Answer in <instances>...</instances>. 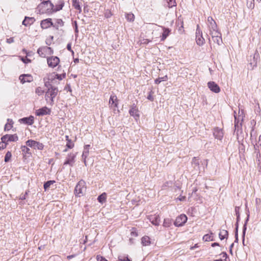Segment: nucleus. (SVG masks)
Here are the masks:
<instances>
[{"instance_id": "nucleus-1", "label": "nucleus", "mask_w": 261, "mask_h": 261, "mask_svg": "<svg viewBox=\"0 0 261 261\" xmlns=\"http://www.w3.org/2000/svg\"><path fill=\"white\" fill-rule=\"evenodd\" d=\"M45 86L47 88V90L45 95V100L51 105H53L54 102V98L58 93V89L47 83L45 84Z\"/></svg>"}, {"instance_id": "nucleus-2", "label": "nucleus", "mask_w": 261, "mask_h": 261, "mask_svg": "<svg viewBox=\"0 0 261 261\" xmlns=\"http://www.w3.org/2000/svg\"><path fill=\"white\" fill-rule=\"evenodd\" d=\"M54 6L49 1H45L41 3L37 8V11L40 14L51 13L53 12Z\"/></svg>"}, {"instance_id": "nucleus-3", "label": "nucleus", "mask_w": 261, "mask_h": 261, "mask_svg": "<svg viewBox=\"0 0 261 261\" xmlns=\"http://www.w3.org/2000/svg\"><path fill=\"white\" fill-rule=\"evenodd\" d=\"M85 185V183L84 181L82 180H80L77 183L74 189V193L76 196L80 197L83 195L84 193L86 191V187Z\"/></svg>"}, {"instance_id": "nucleus-4", "label": "nucleus", "mask_w": 261, "mask_h": 261, "mask_svg": "<svg viewBox=\"0 0 261 261\" xmlns=\"http://www.w3.org/2000/svg\"><path fill=\"white\" fill-rule=\"evenodd\" d=\"M37 53L40 57L45 58L47 55L53 54V50L50 47L42 46L38 49Z\"/></svg>"}, {"instance_id": "nucleus-5", "label": "nucleus", "mask_w": 261, "mask_h": 261, "mask_svg": "<svg viewBox=\"0 0 261 261\" xmlns=\"http://www.w3.org/2000/svg\"><path fill=\"white\" fill-rule=\"evenodd\" d=\"M3 143H5V147L9 142H16L18 141V137L16 134L6 135L1 138Z\"/></svg>"}, {"instance_id": "nucleus-6", "label": "nucleus", "mask_w": 261, "mask_h": 261, "mask_svg": "<svg viewBox=\"0 0 261 261\" xmlns=\"http://www.w3.org/2000/svg\"><path fill=\"white\" fill-rule=\"evenodd\" d=\"M196 41L197 45L199 46L202 45L205 42V39L202 36V33L199 29V25H197V29L196 32Z\"/></svg>"}, {"instance_id": "nucleus-7", "label": "nucleus", "mask_w": 261, "mask_h": 261, "mask_svg": "<svg viewBox=\"0 0 261 261\" xmlns=\"http://www.w3.org/2000/svg\"><path fill=\"white\" fill-rule=\"evenodd\" d=\"M26 144L28 146L33 148L35 149H38L39 150H42L44 147V145L42 143L33 140H28L26 142Z\"/></svg>"}, {"instance_id": "nucleus-8", "label": "nucleus", "mask_w": 261, "mask_h": 261, "mask_svg": "<svg viewBox=\"0 0 261 261\" xmlns=\"http://www.w3.org/2000/svg\"><path fill=\"white\" fill-rule=\"evenodd\" d=\"M187 221V217L184 214H181L176 217L174 224L177 227L182 226Z\"/></svg>"}, {"instance_id": "nucleus-9", "label": "nucleus", "mask_w": 261, "mask_h": 261, "mask_svg": "<svg viewBox=\"0 0 261 261\" xmlns=\"http://www.w3.org/2000/svg\"><path fill=\"white\" fill-rule=\"evenodd\" d=\"M47 64L49 67L54 68L56 67L60 62V59L56 56L49 57L47 59Z\"/></svg>"}, {"instance_id": "nucleus-10", "label": "nucleus", "mask_w": 261, "mask_h": 261, "mask_svg": "<svg viewBox=\"0 0 261 261\" xmlns=\"http://www.w3.org/2000/svg\"><path fill=\"white\" fill-rule=\"evenodd\" d=\"M207 86L210 90L214 93H218L220 91L219 86L214 82H208Z\"/></svg>"}, {"instance_id": "nucleus-11", "label": "nucleus", "mask_w": 261, "mask_h": 261, "mask_svg": "<svg viewBox=\"0 0 261 261\" xmlns=\"http://www.w3.org/2000/svg\"><path fill=\"white\" fill-rule=\"evenodd\" d=\"M40 25L43 29H48L50 26L55 27L53 24L51 18H47L42 20L40 23Z\"/></svg>"}, {"instance_id": "nucleus-12", "label": "nucleus", "mask_w": 261, "mask_h": 261, "mask_svg": "<svg viewBox=\"0 0 261 261\" xmlns=\"http://www.w3.org/2000/svg\"><path fill=\"white\" fill-rule=\"evenodd\" d=\"M150 222L154 225L158 226L160 223V218L158 215H150L148 217Z\"/></svg>"}, {"instance_id": "nucleus-13", "label": "nucleus", "mask_w": 261, "mask_h": 261, "mask_svg": "<svg viewBox=\"0 0 261 261\" xmlns=\"http://www.w3.org/2000/svg\"><path fill=\"white\" fill-rule=\"evenodd\" d=\"M213 135L215 139H217L219 140H222L223 137V130L218 127H216L214 128Z\"/></svg>"}, {"instance_id": "nucleus-14", "label": "nucleus", "mask_w": 261, "mask_h": 261, "mask_svg": "<svg viewBox=\"0 0 261 261\" xmlns=\"http://www.w3.org/2000/svg\"><path fill=\"white\" fill-rule=\"evenodd\" d=\"M76 156V154L74 153L69 154L67 158L64 165H69L70 166H72L74 163V159Z\"/></svg>"}, {"instance_id": "nucleus-15", "label": "nucleus", "mask_w": 261, "mask_h": 261, "mask_svg": "<svg viewBox=\"0 0 261 261\" xmlns=\"http://www.w3.org/2000/svg\"><path fill=\"white\" fill-rule=\"evenodd\" d=\"M50 110L48 108L44 107L41 109L37 110L36 112V114L37 116H43L47 114H49Z\"/></svg>"}, {"instance_id": "nucleus-16", "label": "nucleus", "mask_w": 261, "mask_h": 261, "mask_svg": "<svg viewBox=\"0 0 261 261\" xmlns=\"http://www.w3.org/2000/svg\"><path fill=\"white\" fill-rule=\"evenodd\" d=\"M19 80L22 84L26 82H31L33 81V77L30 74H22L19 76Z\"/></svg>"}, {"instance_id": "nucleus-17", "label": "nucleus", "mask_w": 261, "mask_h": 261, "mask_svg": "<svg viewBox=\"0 0 261 261\" xmlns=\"http://www.w3.org/2000/svg\"><path fill=\"white\" fill-rule=\"evenodd\" d=\"M19 122L28 125H32L34 122V118L33 116L28 117H24L19 119Z\"/></svg>"}, {"instance_id": "nucleus-18", "label": "nucleus", "mask_w": 261, "mask_h": 261, "mask_svg": "<svg viewBox=\"0 0 261 261\" xmlns=\"http://www.w3.org/2000/svg\"><path fill=\"white\" fill-rule=\"evenodd\" d=\"M109 105L111 108H117L118 107V99L116 95H111L109 99Z\"/></svg>"}, {"instance_id": "nucleus-19", "label": "nucleus", "mask_w": 261, "mask_h": 261, "mask_svg": "<svg viewBox=\"0 0 261 261\" xmlns=\"http://www.w3.org/2000/svg\"><path fill=\"white\" fill-rule=\"evenodd\" d=\"M207 26L208 30L211 29L213 30L214 29H216L217 27V24L216 22L214 21V20L213 19V18L211 16L208 17L207 18Z\"/></svg>"}, {"instance_id": "nucleus-20", "label": "nucleus", "mask_w": 261, "mask_h": 261, "mask_svg": "<svg viewBox=\"0 0 261 261\" xmlns=\"http://www.w3.org/2000/svg\"><path fill=\"white\" fill-rule=\"evenodd\" d=\"M234 118H235V121H234V127H235V131H237L238 133L240 129L242 127V121L241 119H239V118H237V116L236 115V113L234 112Z\"/></svg>"}, {"instance_id": "nucleus-21", "label": "nucleus", "mask_w": 261, "mask_h": 261, "mask_svg": "<svg viewBox=\"0 0 261 261\" xmlns=\"http://www.w3.org/2000/svg\"><path fill=\"white\" fill-rule=\"evenodd\" d=\"M35 21L34 17H30L25 16L24 19L22 21V24L27 27L33 24Z\"/></svg>"}, {"instance_id": "nucleus-22", "label": "nucleus", "mask_w": 261, "mask_h": 261, "mask_svg": "<svg viewBox=\"0 0 261 261\" xmlns=\"http://www.w3.org/2000/svg\"><path fill=\"white\" fill-rule=\"evenodd\" d=\"M209 30V34L211 36L212 39H214L215 38L217 37V36H220L221 35V33L218 31L217 27L216 29H214L213 30L210 29Z\"/></svg>"}, {"instance_id": "nucleus-23", "label": "nucleus", "mask_w": 261, "mask_h": 261, "mask_svg": "<svg viewBox=\"0 0 261 261\" xmlns=\"http://www.w3.org/2000/svg\"><path fill=\"white\" fill-rule=\"evenodd\" d=\"M89 147H90V145H85V147H84V151H83V154H82V158L84 159V163H85V165H86V159L87 157L88 156V155L89 154Z\"/></svg>"}, {"instance_id": "nucleus-24", "label": "nucleus", "mask_w": 261, "mask_h": 261, "mask_svg": "<svg viewBox=\"0 0 261 261\" xmlns=\"http://www.w3.org/2000/svg\"><path fill=\"white\" fill-rule=\"evenodd\" d=\"M163 30V32L162 33V38H161V41L165 40L167 37L169 36L171 30L168 28H165V27H162Z\"/></svg>"}, {"instance_id": "nucleus-25", "label": "nucleus", "mask_w": 261, "mask_h": 261, "mask_svg": "<svg viewBox=\"0 0 261 261\" xmlns=\"http://www.w3.org/2000/svg\"><path fill=\"white\" fill-rule=\"evenodd\" d=\"M259 58V55L258 52H256L253 57V61L250 62V64L251 66H252V68L256 67L257 65V61L258 59Z\"/></svg>"}, {"instance_id": "nucleus-26", "label": "nucleus", "mask_w": 261, "mask_h": 261, "mask_svg": "<svg viewBox=\"0 0 261 261\" xmlns=\"http://www.w3.org/2000/svg\"><path fill=\"white\" fill-rule=\"evenodd\" d=\"M141 243L143 246H149L150 243V239L148 236H144L141 239Z\"/></svg>"}, {"instance_id": "nucleus-27", "label": "nucleus", "mask_w": 261, "mask_h": 261, "mask_svg": "<svg viewBox=\"0 0 261 261\" xmlns=\"http://www.w3.org/2000/svg\"><path fill=\"white\" fill-rule=\"evenodd\" d=\"M130 115L134 117H139L138 111L136 109V106H133L129 111Z\"/></svg>"}, {"instance_id": "nucleus-28", "label": "nucleus", "mask_w": 261, "mask_h": 261, "mask_svg": "<svg viewBox=\"0 0 261 261\" xmlns=\"http://www.w3.org/2000/svg\"><path fill=\"white\" fill-rule=\"evenodd\" d=\"M7 121V123L5 124V130H9L13 127V122L12 120L8 119Z\"/></svg>"}, {"instance_id": "nucleus-29", "label": "nucleus", "mask_w": 261, "mask_h": 261, "mask_svg": "<svg viewBox=\"0 0 261 261\" xmlns=\"http://www.w3.org/2000/svg\"><path fill=\"white\" fill-rule=\"evenodd\" d=\"M228 233L227 230H222L220 231L219 237L220 240H224L228 236Z\"/></svg>"}, {"instance_id": "nucleus-30", "label": "nucleus", "mask_w": 261, "mask_h": 261, "mask_svg": "<svg viewBox=\"0 0 261 261\" xmlns=\"http://www.w3.org/2000/svg\"><path fill=\"white\" fill-rule=\"evenodd\" d=\"M203 240L205 242L213 241V233L211 232L210 234H205L203 237Z\"/></svg>"}, {"instance_id": "nucleus-31", "label": "nucleus", "mask_w": 261, "mask_h": 261, "mask_svg": "<svg viewBox=\"0 0 261 261\" xmlns=\"http://www.w3.org/2000/svg\"><path fill=\"white\" fill-rule=\"evenodd\" d=\"M106 198H107L106 193H103L98 197L97 199H98V201L100 203H103V202H105L106 201Z\"/></svg>"}, {"instance_id": "nucleus-32", "label": "nucleus", "mask_w": 261, "mask_h": 261, "mask_svg": "<svg viewBox=\"0 0 261 261\" xmlns=\"http://www.w3.org/2000/svg\"><path fill=\"white\" fill-rule=\"evenodd\" d=\"M248 220H249V215H248L247 219H246V220L245 221V224H244V225L243 226V234H242L243 242H244L245 236L246 231V229H247V222H248Z\"/></svg>"}, {"instance_id": "nucleus-33", "label": "nucleus", "mask_w": 261, "mask_h": 261, "mask_svg": "<svg viewBox=\"0 0 261 261\" xmlns=\"http://www.w3.org/2000/svg\"><path fill=\"white\" fill-rule=\"evenodd\" d=\"M55 182V180H48L45 182L44 184V189L46 191L48 190L50 186Z\"/></svg>"}, {"instance_id": "nucleus-34", "label": "nucleus", "mask_w": 261, "mask_h": 261, "mask_svg": "<svg viewBox=\"0 0 261 261\" xmlns=\"http://www.w3.org/2000/svg\"><path fill=\"white\" fill-rule=\"evenodd\" d=\"M64 6V3L62 1H60L59 4L56 6L55 9L53 8V12H56L61 10Z\"/></svg>"}, {"instance_id": "nucleus-35", "label": "nucleus", "mask_w": 261, "mask_h": 261, "mask_svg": "<svg viewBox=\"0 0 261 261\" xmlns=\"http://www.w3.org/2000/svg\"><path fill=\"white\" fill-rule=\"evenodd\" d=\"M73 6L75 9L79 10L80 12H81V7L79 4V2H77L76 0H73Z\"/></svg>"}, {"instance_id": "nucleus-36", "label": "nucleus", "mask_w": 261, "mask_h": 261, "mask_svg": "<svg viewBox=\"0 0 261 261\" xmlns=\"http://www.w3.org/2000/svg\"><path fill=\"white\" fill-rule=\"evenodd\" d=\"M171 224H172V221L171 219H164L163 225L165 227H169L171 226Z\"/></svg>"}, {"instance_id": "nucleus-37", "label": "nucleus", "mask_w": 261, "mask_h": 261, "mask_svg": "<svg viewBox=\"0 0 261 261\" xmlns=\"http://www.w3.org/2000/svg\"><path fill=\"white\" fill-rule=\"evenodd\" d=\"M215 43H216L218 45H220L222 43V39L221 35L213 39Z\"/></svg>"}, {"instance_id": "nucleus-38", "label": "nucleus", "mask_w": 261, "mask_h": 261, "mask_svg": "<svg viewBox=\"0 0 261 261\" xmlns=\"http://www.w3.org/2000/svg\"><path fill=\"white\" fill-rule=\"evenodd\" d=\"M125 18L129 21H134L135 19V16L133 13H127L125 15Z\"/></svg>"}, {"instance_id": "nucleus-39", "label": "nucleus", "mask_w": 261, "mask_h": 261, "mask_svg": "<svg viewBox=\"0 0 261 261\" xmlns=\"http://www.w3.org/2000/svg\"><path fill=\"white\" fill-rule=\"evenodd\" d=\"M168 79L167 78V75H165L163 77H159L158 79H156L155 80V83L156 84H160L162 81H167Z\"/></svg>"}, {"instance_id": "nucleus-40", "label": "nucleus", "mask_w": 261, "mask_h": 261, "mask_svg": "<svg viewBox=\"0 0 261 261\" xmlns=\"http://www.w3.org/2000/svg\"><path fill=\"white\" fill-rule=\"evenodd\" d=\"M169 8H172L176 6V2L175 0H166Z\"/></svg>"}, {"instance_id": "nucleus-41", "label": "nucleus", "mask_w": 261, "mask_h": 261, "mask_svg": "<svg viewBox=\"0 0 261 261\" xmlns=\"http://www.w3.org/2000/svg\"><path fill=\"white\" fill-rule=\"evenodd\" d=\"M244 113L243 110H240L239 109V115L237 116V118H239V119H241V121L243 120L244 117Z\"/></svg>"}, {"instance_id": "nucleus-42", "label": "nucleus", "mask_w": 261, "mask_h": 261, "mask_svg": "<svg viewBox=\"0 0 261 261\" xmlns=\"http://www.w3.org/2000/svg\"><path fill=\"white\" fill-rule=\"evenodd\" d=\"M21 151H22V152H23L24 153H25V154H31L30 152V149L25 146H22L21 147Z\"/></svg>"}, {"instance_id": "nucleus-43", "label": "nucleus", "mask_w": 261, "mask_h": 261, "mask_svg": "<svg viewBox=\"0 0 261 261\" xmlns=\"http://www.w3.org/2000/svg\"><path fill=\"white\" fill-rule=\"evenodd\" d=\"M35 92L37 95L40 96L42 95L44 93V91L42 89V88L39 87L36 89Z\"/></svg>"}, {"instance_id": "nucleus-44", "label": "nucleus", "mask_w": 261, "mask_h": 261, "mask_svg": "<svg viewBox=\"0 0 261 261\" xmlns=\"http://www.w3.org/2000/svg\"><path fill=\"white\" fill-rule=\"evenodd\" d=\"M12 154L10 151H8L5 156V162H8L9 161L10 158H11Z\"/></svg>"}, {"instance_id": "nucleus-45", "label": "nucleus", "mask_w": 261, "mask_h": 261, "mask_svg": "<svg viewBox=\"0 0 261 261\" xmlns=\"http://www.w3.org/2000/svg\"><path fill=\"white\" fill-rule=\"evenodd\" d=\"M57 23L58 24L57 25H55V27H56L57 28H58L59 27H62L64 25V22L61 19H57Z\"/></svg>"}, {"instance_id": "nucleus-46", "label": "nucleus", "mask_w": 261, "mask_h": 261, "mask_svg": "<svg viewBox=\"0 0 261 261\" xmlns=\"http://www.w3.org/2000/svg\"><path fill=\"white\" fill-rule=\"evenodd\" d=\"M97 261H108L105 257L99 255L96 256Z\"/></svg>"}, {"instance_id": "nucleus-47", "label": "nucleus", "mask_w": 261, "mask_h": 261, "mask_svg": "<svg viewBox=\"0 0 261 261\" xmlns=\"http://www.w3.org/2000/svg\"><path fill=\"white\" fill-rule=\"evenodd\" d=\"M238 223H237L236 228V232H235V239H236L235 242H238Z\"/></svg>"}, {"instance_id": "nucleus-48", "label": "nucleus", "mask_w": 261, "mask_h": 261, "mask_svg": "<svg viewBox=\"0 0 261 261\" xmlns=\"http://www.w3.org/2000/svg\"><path fill=\"white\" fill-rule=\"evenodd\" d=\"M66 146L68 148H72L74 146V144L71 141V140H68L67 143L66 144Z\"/></svg>"}, {"instance_id": "nucleus-49", "label": "nucleus", "mask_w": 261, "mask_h": 261, "mask_svg": "<svg viewBox=\"0 0 261 261\" xmlns=\"http://www.w3.org/2000/svg\"><path fill=\"white\" fill-rule=\"evenodd\" d=\"M56 78L59 80H62L63 78L65 77V73L62 74H57L56 75Z\"/></svg>"}, {"instance_id": "nucleus-50", "label": "nucleus", "mask_w": 261, "mask_h": 261, "mask_svg": "<svg viewBox=\"0 0 261 261\" xmlns=\"http://www.w3.org/2000/svg\"><path fill=\"white\" fill-rule=\"evenodd\" d=\"M239 148V151H240V153L244 152V151H245V146L243 144V143H242L240 145Z\"/></svg>"}, {"instance_id": "nucleus-51", "label": "nucleus", "mask_w": 261, "mask_h": 261, "mask_svg": "<svg viewBox=\"0 0 261 261\" xmlns=\"http://www.w3.org/2000/svg\"><path fill=\"white\" fill-rule=\"evenodd\" d=\"M152 93H153V92H152V91H150V92H149V95H148V96H147V98L148 100H150V101H153V100H154V98H153V96H152Z\"/></svg>"}, {"instance_id": "nucleus-52", "label": "nucleus", "mask_w": 261, "mask_h": 261, "mask_svg": "<svg viewBox=\"0 0 261 261\" xmlns=\"http://www.w3.org/2000/svg\"><path fill=\"white\" fill-rule=\"evenodd\" d=\"M192 164L196 166H198L199 165L198 160L195 157L193 158V159L192 160Z\"/></svg>"}, {"instance_id": "nucleus-53", "label": "nucleus", "mask_w": 261, "mask_h": 261, "mask_svg": "<svg viewBox=\"0 0 261 261\" xmlns=\"http://www.w3.org/2000/svg\"><path fill=\"white\" fill-rule=\"evenodd\" d=\"M151 42V40L148 39H144L141 41L142 44H148L149 42Z\"/></svg>"}, {"instance_id": "nucleus-54", "label": "nucleus", "mask_w": 261, "mask_h": 261, "mask_svg": "<svg viewBox=\"0 0 261 261\" xmlns=\"http://www.w3.org/2000/svg\"><path fill=\"white\" fill-rule=\"evenodd\" d=\"M74 27L75 32L76 34H77L79 33V30H78V28H77V22L76 21H75L74 22Z\"/></svg>"}, {"instance_id": "nucleus-55", "label": "nucleus", "mask_w": 261, "mask_h": 261, "mask_svg": "<svg viewBox=\"0 0 261 261\" xmlns=\"http://www.w3.org/2000/svg\"><path fill=\"white\" fill-rule=\"evenodd\" d=\"M259 147H260V146L259 144H256L254 145V148L255 151H257L258 152H259Z\"/></svg>"}, {"instance_id": "nucleus-56", "label": "nucleus", "mask_w": 261, "mask_h": 261, "mask_svg": "<svg viewBox=\"0 0 261 261\" xmlns=\"http://www.w3.org/2000/svg\"><path fill=\"white\" fill-rule=\"evenodd\" d=\"M53 39V37H51V39H46V44L48 45H50L51 43V40Z\"/></svg>"}, {"instance_id": "nucleus-57", "label": "nucleus", "mask_w": 261, "mask_h": 261, "mask_svg": "<svg viewBox=\"0 0 261 261\" xmlns=\"http://www.w3.org/2000/svg\"><path fill=\"white\" fill-rule=\"evenodd\" d=\"M130 234H131V236L133 237L138 236V233L136 231V230L135 229L132 231Z\"/></svg>"}, {"instance_id": "nucleus-58", "label": "nucleus", "mask_w": 261, "mask_h": 261, "mask_svg": "<svg viewBox=\"0 0 261 261\" xmlns=\"http://www.w3.org/2000/svg\"><path fill=\"white\" fill-rule=\"evenodd\" d=\"M186 199V197L184 196L180 195L177 199H178L179 201H184Z\"/></svg>"}, {"instance_id": "nucleus-59", "label": "nucleus", "mask_w": 261, "mask_h": 261, "mask_svg": "<svg viewBox=\"0 0 261 261\" xmlns=\"http://www.w3.org/2000/svg\"><path fill=\"white\" fill-rule=\"evenodd\" d=\"M67 48L69 51H71L72 53H73V51L71 49V45L70 43H68L67 44Z\"/></svg>"}, {"instance_id": "nucleus-60", "label": "nucleus", "mask_w": 261, "mask_h": 261, "mask_svg": "<svg viewBox=\"0 0 261 261\" xmlns=\"http://www.w3.org/2000/svg\"><path fill=\"white\" fill-rule=\"evenodd\" d=\"M247 5H248V8H249L250 9H253L254 8V5L253 3H252V2H251L249 4H248V3H247Z\"/></svg>"}, {"instance_id": "nucleus-61", "label": "nucleus", "mask_w": 261, "mask_h": 261, "mask_svg": "<svg viewBox=\"0 0 261 261\" xmlns=\"http://www.w3.org/2000/svg\"><path fill=\"white\" fill-rule=\"evenodd\" d=\"M7 42L9 43H11L14 42L13 38H10L7 39Z\"/></svg>"}, {"instance_id": "nucleus-62", "label": "nucleus", "mask_w": 261, "mask_h": 261, "mask_svg": "<svg viewBox=\"0 0 261 261\" xmlns=\"http://www.w3.org/2000/svg\"><path fill=\"white\" fill-rule=\"evenodd\" d=\"M235 210H236V215H237V221H239V218H240V214H239V212L238 211V210H237V208H236Z\"/></svg>"}, {"instance_id": "nucleus-63", "label": "nucleus", "mask_w": 261, "mask_h": 261, "mask_svg": "<svg viewBox=\"0 0 261 261\" xmlns=\"http://www.w3.org/2000/svg\"><path fill=\"white\" fill-rule=\"evenodd\" d=\"M105 15V17L107 18H109L112 15L110 12H106Z\"/></svg>"}, {"instance_id": "nucleus-64", "label": "nucleus", "mask_w": 261, "mask_h": 261, "mask_svg": "<svg viewBox=\"0 0 261 261\" xmlns=\"http://www.w3.org/2000/svg\"><path fill=\"white\" fill-rule=\"evenodd\" d=\"M261 202V200L259 198H256L255 199V203L256 205H258L260 204Z\"/></svg>"}]
</instances>
